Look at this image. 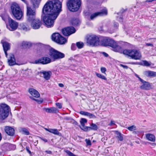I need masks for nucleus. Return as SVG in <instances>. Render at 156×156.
<instances>
[{
    "label": "nucleus",
    "mask_w": 156,
    "mask_h": 156,
    "mask_svg": "<svg viewBox=\"0 0 156 156\" xmlns=\"http://www.w3.org/2000/svg\"><path fill=\"white\" fill-rule=\"evenodd\" d=\"M84 44L82 42H78L76 43V46L79 49L82 48Z\"/></svg>",
    "instance_id": "nucleus-36"
},
{
    "label": "nucleus",
    "mask_w": 156,
    "mask_h": 156,
    "mask_svg": "<svg viewBox=\"0 0 156 156\" xmlns=\"http://www.w3.org/2000/svg\"><path fill=\"white\" fill-rule=\"evenodd\" d=\"M135 76L137 78H138L139 80L141 82H143V80L141 79L140 77H139L138 75H137V74H135Z\"/></svg>",
    "instance_id": "nucleus-48"
},
{
    "label": "nucleus",
    "mask_w": 156,
    "mask_h": 156,
    "mask_svg": "<svg viewBox=\"0 0 156 156\" xmlns=\"http://www.w3.org/2000/svg\"><path fill=\"white\" fill-rule=\"evenodd\" d=\"M98 126L96 124L92 123L90 127H86V129H84L85 131H89L91 130H96L98 129Z\"/></svg>",
    "instance_id": "nucleus-26"
},
{
    "label": "nucleus",
    "mask_w": 156,
    "mask_h": 156,
    "mask_svg": "<svg viewBox=\"0 0 156 156\" xmlns=\"http://www.w3.org/2000/svg\"><path fill=\"white\" fill-rule=\"evenodd\" d=\"M120 66L124 69H127L128 68V67L122 64H121Z\"/></svg>",
    "instance_id": "nucleus-51"
},
{
    "label": "nucleus",
    "mask_w": 156,
    "mask_h": 156,
    "mask_svg": "<svg viewBox=\"0 0 156 156\" xmlns=\"http://www.w3.org/2000/svg\"><path fill=\"white\" fill-rule=\"evenodd\" d=\"M49 55L51 58L54 59H59L64 58L65 57V54L54 49L51 48L49 50Z\"/></svg>",
    "instance_id": "nucleus-7"
},
{
    "label": "nucleus",
    "mask_w": 156,
    "mask_h": 156,
    "mask_svg": "<svg viewBox=\"0 0 156 156\" xmlns=\"http://www.w3.org/2000/svg\"><path fill=\"white\" fill-rule=\"evenodd\" d=\"M80 23V21L78 19H73L71 22L72 25L76 26L78 25Z\"/></svg>",
    "instance_id": "nucleus-28"
},
{
    "label": "nucleus",
    "mask_w": 156,
    "mask_h": 156,
    "mask_svg": "<svg viewBox=\"0 0 156 156\" xmlns=\"http://www.w3.org/2000/svg\"><path fill=\"white\" fill-rule=\"evenodd\" d=\"M31 26L32 28L34 29H37L39 28L42 25L41 21L38 19H35V18L31 20Z\"/></svg>",
    "instance_id": "nucleus-15"
},
{
    "label": "nucleus",
    "mask_w": 156,
    "mask_h": 156,
    "mask_svg": "<svg viewBox=\"0 0 156 156\" xmlns=\"http://www.w3.org/2000/svg\"><path fill=\"white\" fill-rule=\"evenodd\" d=\"M127 129L130 131H133L136 130V127L134 125H133L128 127Z\"/></svg>",
    "instance_id": "nucleus-38"
},
{
    "label": "nucleus",
    "mask_w": 156,
    "mask_h": 156,
    "mask_svg": "<svg viewBox=\"0 0 156 156\" xmlns=\"http://www.w3.org/2000/svg\"><path fill=\"white\" fill-rule=\"evenodd\" d=\"M8 24H6L7 28L10 31H13L16 30L18 26V23L15 21L8 17Z\"/></svg>",
    "instance_id": "nucleus-9"
},
{
    "label": "nucleus",
    "mask_w": 156,
    "mask_h": 156,
    "mask_svg": "<svg viewBox=\"0 0 156 156\" xmlns=\"http://www.w3.org/2000/svg\"><path fill=\"white\" fill-rule=\"evenodd\" d=\"M125 11V10L124 9H122L121 10L120 12L118 13V14H119L121 13H122Z\"/></svg>",
    "instance_id": "nucleus-56"
},
{
    "label": "nucleus",
    "mask_w": 156,
    "mask_h": 156,
    "mask_svg": "<svg viewBox=\"0 0 156 156\" xmlns=\"http://www.w3.org/2000/svg\"><path fill=\"white\" fill-rule=\"evenodd\" d=\"M141 82L143 83V84L140 86V89L148 90L151 88V86L149 82L144 80H143V82Z\"/></svg>",
    "instance_id": "nucleus-17"
},
{
    "label": "nucleus",
    "mask_w": 156,
    "mask_h": 156,
    "mask_svg": "<svg viewBox=\"0 0 156 156\" xmlns=\"http://www.w3.org/2000/svg\"><path fill=\"white\" fill-rule=\"evenodd\" d=\"M87 43L90 45L95 46L100 45L99 37L94 35H87L86 36Z\"/></svg>",
    "instance_id": "nucleus-6"
},
{
    "label": "nucleus",
    "mask_w": 156,
    "mask_h": 156,
    "mask_svg": "<svg viewBox=\"0 0 156 156\" xmlns=\"http://www.w3.org/2000/svg\"><path fill=\"white\" fill-rule=\"evenodd\" d=\"M64 119L65 120H68L69 121V122L75 125H78V122L75 121L74 119H72L71 117H66L64 118Z\"/></svg>",
    "instance_id": "nucleus-27"
},
{
    "label": "nucleus",
    "mask_w": 156,
    "mask_h": 156,
    "mask_svg": "<svg viewBox=\"0 0 156 156\" xmlns=\"http://www.w3.org/2000/svg\"><path fill=\"white\" fill-rule=\"evenodd\" d=\"M19 131L22 134L26 135H29L30 134L28 130L25 128H21L19 129Z\"/></svg>",
    "instance_id": "nucleus-29"
},
{
    "label": "nucleus",
    "mask_w": 156,
    "mask_h": 156,
    "mask_svg": "<svg viewBox=\"0 0 156 156\" xmlns=\"http://www.w3.org/2000/svg\"><path fill=\"white\" fill-rule=\"evenodd\" d=\"M30 99H31L34 100L35 101H36V102H37L38 104H41V103L43 102L42 100H40L37 99H36L34 98L33 97L30 96Z\"/></svg>",
    "instance_id": "nucleus-39"
},
{
    "label": "nucleus",
    "mask_w": 156,
    "mask_h": 156,
    "mask_svg": "<svg viewBox=\"0 0 156 156\" xmlns=\"http://www.w3.org/2000/svg\"><path fill=\"white\" fill-rule=\"evenodd\" d=\"M129 64H133V65H136V64H138L137 62H130V63H129Z\"/></svg>",
    "instance_id": "nucleus-59"
},
{
    "label": "nucleus",
    "mask_w": 156,
    "mask_h": 156,
    "mask_svg": "<svg viewBox=\"0 0 156 156\" xmlns=\"http://www.w3.org/2000/svg\"><path fill=\"white\" fill-rule=\"evenodd\" d=\"M100 30H102V29L101 28V29H100Z\"/></svg>",
    "instance_id": "nucleus-64"
},
{
    "label": "nucleus",
    "mask_w": 156,
    "mask_h": 156,
    "mask_svg": "<svg viewBox=\"0 0 156 156\" xmlns=\"http://www.w3.org/2000/svg\"><path fill=\"white\" fill-rule=\"evenodd\" d=\"M107 14V10L105 8H104L101 10V12H97L91 14L90 17V18L91 20H93L98 16L106 15Z\"/></svg>",
    "instance_id": "nucleus-13"
},
{
    "label": "nucleus",
    "mask_w": 156,
    "mask_h": 156,
    "mask_svg": "<svg viewBox=\"0 0 156 156\" xmlns=\"http://www.w3.org/2000/svg\"><path fill=\"white\" fill-rule=\"evenodd\" d=\"M70 60H71L72 59H73L72 58H70L69 59Z\"/></svg>",
    "instance_id": "nucleus-63"
},
{
    "label": "nucleus",
    "mask_w": 156,
    "mask_h": 156,
    "mask_svg": "<svg viewBox=\"0 0 156 156\" xmlns=\"http://www.w3.org/2000/svg\"><path fill=\"white\" fill-rule=\"evenodd\" d=\"M146 45L147 46H151V47L153 46V44L152 43H147L146 44Z\"/></svg>",
    "instance_id": "nucleus-54"
},
{
    "label": "nucleus",
    "mask_w": 156,
    "mask_h": 156,
    "mask_svg": "<svg viewBox=\"0 0 156 156\" xmlns=\"http://www.w3.org/2000/svg\"><path fill=\"white\" fill-rule=\"evenodd\" d=\"M80 0H68L67 6L71 11L75 12L78 10L81 5Z\"/></svg>",
    "instance_id": "nucleus-5"
},
{
    "label": "nucleus",
    "mask_w": 156,
    "mask_h": 156,
    "mask_svg": "<svg viewBox=\"0 0 156 156\" xmlns=\"http://www.w3.org/2000/svg\"><path fill=\"white\" fill-rule=\"evenodd\" d=\"M5 130L6 133L9 136H13L15 133L14 129L11 127L8 126L5 127Z\"/></svg>",
    "instance_id": "nucleus-20"
},
{
    "label": "nucleus",
    "mask_w": 156,
    "mask_h": 156,
    "mask_svg": "<svg viewBox=\"0 0 156 156\" xmlns=\"http://www.w3.org/2000/svg\"><path fill=\"white\" fill-rule=\"evenodd\" d=\"M96 76L99 78H100L102 79L105 80H107V78L104 75H101V74L96 73Z\"/></svg>",
    "instance_id": "nucleus-37"
},
{
    "label": "nucleus",
    "mask_w": 156,
    "mask_h": 156,
    "mask_svg": "<svg viewBox=\"0 0 156 156\" xmlns=\"http://www.w3.org/2000/svg\"><path fill=\"white\" fill-rule=\"evenodd\" d=\"M53 129H49H49H47V128H45V129L46 131H48V132H50V133H52V132H53Z\"/></svg>",
    "instance_id": "nucleus-47"
},
{
    "label": "nucleus",
    "mask_w": 156,
    "mask_h": 156,
    "mask_svg": "<svg viewBox=\"0 0 156 156\" xmlns=\"http://www.w3.org/2000/svg\"><path fill=\"white\" fill-rule=\"evenodd\" d=\"M61 34L58 33H55L53 34L51 36V38L52 41L57 42H60L58 39L60 37Z\"/></svg>",
    "instance_id": "nucleus-22"
},
{
    "label": "nucleus",
    "mask_w": 156,
    "mask_h": 156,
    "mask_svg": "<svg viewBox=\"0 0 156 156\" xmlns=\"http://www.w3.org/2000/svg\"><path fill=\"white\" fill-rule=\"evenodd\" d=\"M45 152H46L47 154H52V152L50 151H46Z\"/></svg>",
    "instance_id": "nucleus-53"
},
{
    "label": "nucleus",
    "mask_w": 156,
    "mask_h": 156,
    "mask_svg": "<svg viewBox=\"0 0 156 156\" xmlns=\"http://www.w3.org/2000/svg\"><path fill=\"white\" fill-rule=\"evenodd\" d=\"M115 124V122L113 121H111L110 123L109 124L110 126H112L113 125Z\"/></svg>",
    "instance_id": "nucleus-50"
},
{
    "label": "nucleus",
    "mask_w": 156,
    "mask_h": 156,
    "mask_svg": "<svg viewBox=\"0 0 156 156\" xmlns=\"http://www.w3.org/2000/svg\"><path fill=\"white\" fill-rule=\"evenodd\" d=\"M2 139V135L1 133H0V141Z\"/></svg>",
    "instance_id": "nucleus-62"
},
{
    "label": "nucleus",
    "mask_w": 156,
    "mask_h": 156,
    "mask_svg": "<svg viewBox=\"0 0 156 156\" xmlns=\"http://www.w3.org/2000/svg\"><path fill=\"white\" fill-rule=\"evenodd\" d=\"M142 65L144 66H149L151 65V62H148L146 60L142 61Z\"/></svg>",
    "instance_id": "nucleus-35"
},
{
    "label": "nucleus",
    "mask_w": 156,
    "mask_h": 156,
    "mask_svg": "<svg viewBox=\"0 0 156 156\" xmlns=\"http://www.w3.org/2000/svg\"><path fill=\"white\" fill-rule=\"evenodd\" d=\"M106 69L104 67H102L101 69V72L103 73H105V72L106 71Z\"/></svg>",
    "instance_id": "nucleus-45"
},
{
    "label": "nucleus",
    "mask_w": 156,
    "mask_h": 156,
    "mask_svg": "<svg viewBox=\"0 0 156 156\" xmlns=\"http://www.w3.org/2000/svg\"><path fill=\"white\" fill-rule=\"evenodd\" d=\"M76 30L73 27H68L62 30L63 34L66 36H69L74 33Z\"/></svg>",
    "instance_id": "nucleus-12"
},
{
    "label": "nucleus",
    "mask_w": 156,
    "mask_h": 156,
    "mask_svg": "<svg viewBox=\"0 0 156 156\" xmlns=\"http://www.w3.org/2000/svg\"><path fill=\"white\" fill-rule=\"evenodd\" d=\"M79 113L82 115L88 116L90 118L95 117V115H94L86 112L81 111L79 112Z\"/></svg>",
    "instance_id": "nucleus-25"
},
{
    "label": "nucleus",
    "mask_w": 156,
    "mask_h": 156,
    "mask_svg": "<svg viewBox=\"0 0 156 156\" xmlns=\"http://www.w3.org/2000/svg\"><path fill=\"white\" fill-rule=\"evenodd\" d=\"M59 40L60 42H57V43L60 44H65L67 42V40L66 39L62 36L61 35H60V37H59V38L58 39Z\"/></svg>",
    "instance_id": "nucleus-30"
},
{
    "label": "nucleus",
    "mask_w": 156,
    "mask_h": 156,
    "mask_svg": "<svg viewBox=\"0 0 156 156\" xmlns=\"http://www.w3.org/2000/svg\"><path fill=\"white\" fill-rule=\"evenodd\" d=\"M87 122V120L86 119L84 118H82L80 121V122H82L83 123H86Z\"/></svg>",
    "instance_id": "nucleus-44"
},
{
    "label": "nucleus",
    "mask_w": 156,
    "mask_h": 156,
    "mask_svg": "<svg viewBox=\"0 0 156 156\" xmlns=\"http://www.w3.org/2000/svg\"><path fill=\"white\" fill-rule=\"evenodd\" d=\"M40 73L42 74L43 75L44 78L46 80H47L50 79L51 76L52 74V73L51 71H41L40 72Z\"/></svg>",
    "instance_id": "nucleus-21"
},
{
    "label": "nucleus",
    "mask_w": 156,
    "mask_h": 156,
    "mask_svg": "<svg viewBox=\"0 0 156 156\" xmlns=\"http://www.w3.org/2000/svg\"><path fill=\"white\" fill-rule=\"evenodd\" d=\"M30 94L33 97L36 98L40 97L39 93L34 88H29L28 90Z\"/></svg>",
    "instance_id": "nucleus-19"
},
{
    "label": "nucleus",
    "mask_w": 156,
    "mask_h": 156,
    "mask_svg": "<svg viewBox=\"0 0 156 156\" xmlns=\"http://www.w3.org/2000/svg\"><path fill=\"white\" fill-rule=\"evenodd\" d=\"M62 3L58 0L48 2L44 5L41 18L48 27L53 26L54 20L62 10Z\"/></svg>",
    "instance_id": "nucleus-1"
},
{
    "label": "nucleus",
    "mask_w": 156,
    "mask_h": 156,
    "mask_svg": "<svg viewBox=\"0 0 156 156\" xmlns=\"http://www.w3.org/2000/svg\"><path fill=\"white\" fill-rule=\"evenodd\" d=\"M58 86L59 87H64V85L62 83H59L58 84Z\"/></svg>",
    "instance_id": "nucleus-58"
},
{
    "label": "nucleus",
    "mask_w": 156,
    "mask_h": 156,
    "mask_svg": "<svg viewBox=\"0 0 156 156\" xmlns=\"http://www.w3.org/2000/svg\"><path fill=\"white\" fill-rule=\"evenodd\" d=\"M145 75L147 77H155L156 76V72L148 71L144 72Z\"/></svg>",
    "instance_id": "nucleus-24"
},
{
    "label": "nucleus",
    "mask_w": 156,
    "mask_h": 156,
    "mask_svg": "<svg viewBox=\"0 0 156 156\" xmlns=\"http://www.w3.org/2000/svg\"><path fill=\"white\" fill-rule=\"evenodd\" d=\"M1 43L2 44L4 51L6 56H7V51L10 50V44L8 42L6 41H2Z\"/></svg>",
    "instance_id": "nucleus-16"
},
{
    "label": "nucleus",
    "mask_w": 156,
    "mask_h": 156,
    "mask_svg": "<svg viewBox=\"0 0 156 156\" xmlns=\"http://www.w3.org/2000/svg\"><path fill=\"white\" fill-rule=\"evenodd\" d=\"M114 26H115L116 27H118V23H116V22H115L114 23Z\"/></svg>",
    "instance_id": "nucleus-60"
},
{
    "label": "nucleus",
    "mask_w": 156,
    "mask_h": 156,
    "mask_svg": "<svg viewBox=\"0 0 156 156\" xmlns=\"http://www.w3.org/2000/svg\"><path fill=\"white\" fill-rule=\"evenodd\" d=\"M87 144L88 145H90L91 144L90 141L89 140L86 139L85 140Z\"/></svg>",
    "instance_id": "nucleus-46"
},
{
    "label": "nucleus",
    "mask_w": 156,
    "mask_h": 156,
    "mask_svg": "<svg viewBox=\"0 0 156 156\" xmlns=\"http://www.w3.org/2000/svg\"><path fill=\"white\" fill-rule=\"evenodd\" d=\"M34 6V7H37L40 2V0H31V1Z\"/></svg>",
    "instance_id": "nucleus-33"
},
{
    "label": "nucleus",
    "mask_w": 156,
    "mask_h": 156,
    "mask_svg": "<svg viewBox=\"0 0 156 156\" xmlns=\"http://www.w3.org/2000/svg\"><path fill=\"white\" fill-rule=\"evenodd\" d=\"M121 53L126 55L132 59L135 60H140L141 57V54L140 51L135 49H125L122 50Z\"/></svg>",
    "instance_id": "nucleus-3"
},
{
    "label": "nucleus",
    "mask_w": 156,
    "mask_h": 156,
    "mask_svg": "<svg viewBox=\"0 0 156 156\" xmlns=\"http://www.w3.org/2000/svg\"><path fill=\"white\" fill-rule=\"evenodd\" d=\"M100 45L103 46H109L112 50L116 52L122 53V48L119 45L118 43L113 40L107 37H103L100 41Z\"/></svg>",
    "instance_id": "nucleus-2"
},
{
    "label": "nucleus",
    "mask_w": 156,
    "mask_h": 156,
    "mask_svg": "<svg viewBox=\"0 0 156 156\" xmlns=\"http://www.w3.org/2000/svg\"><path fill=\"white\" fill-rule=\"evenodd\" d=\"M6 57L8 58V62L10 66H13L15 65L19 66L22 64H18L16 62L14 55L13 54L10 53L8 55H7Z\"/></svg>",
    "instance_id": "nucleus-11"
},
{
    "label": "nucleus",
    "mask_w": 156,
    "mask_h": 156,
    "mask_svg": "<svg viewBox=\"0 0 156 156\" xmlns=\"http://www.w3.org/2000/svg\"><path fill=\"white\" fill-rule=\"evenodd\" d=\"M9 106L5 104L0 105V119L3 120L6 118L9 114Z\"/></svg>",
    "instance_id": "nucleus-8"
},
{
    "label": "nucleus",
    "mask_w": 156,
    "mask_h": 156,
    "mask_svg": "<svg viewBox=\"0 0 156 156\" xmlns=\"http://www.w3.org/2000/svg\"><path fill=\"white\" fill-rule=\"evenodd\" d=\"M117 20L120 22H123V19L122 17H117Z\"/></svg>",
    "instance_id": "nucleus-49"
},
{
    "label": "nucleus",
    "mask_w": 156,
    "mask_h": 156,
    "mask_svg": "<svg viewBox=\"0 0 156 156\" xmlns=\"http://www.w3.org/2000/svg\"><path fill=\"white\" fill-rule=\"evenodd\" d=\"M11 9L12 14L17 20L21 19L23 13L18 4L16 3H13L11 6Z\"/></svg>",
    "instance_id": "nucleus-4"
},
{
    "label": "nucleus",
    "mask_w": 156,
    "mask_h": 156,
    "mask_svg": "<svg viewBox=\"0 0 156 156\" xmlns=\"http://www.w3.org/2000/svg\"><path fill=\"white\" fill-rule=\"evenodd\" d=\"M43 111H45L48 113H57L58 112V110L56 108L51 107L49 108H43Z\"/></svg>",
    "instance_id": "nucleus-18"
},
{
    "label": "nucleus",
    "mask_w": 156,
    "mask_h": 156,
    "mask_svg": "<svg viewBox=\"0 0 156 156\" xmlns=\"http://www.w3.org/2000/svg\"><path fill=\"white\" fill-rule=\"evenodd\" d=\"M20 29L21 30H23L25 31H27L28 29L27 27L23 23H22L20 25Z\"/></svg>",
    "instance_id": "nucleus-34"
},
{
    "label": "nucleus",
    "mask_w": 156,
    "mask_h": 156,
    "mask_svg": "<svg viewBox=\"0 0 156 156\" xmlns=\"http://www.w3.org/2000/svg\"><path fill=\"white\" fill-rule=\"evenodd\" d=\"M76 45L75 44H72L71 46V49L73 50H75L76 49Z\"/></svg>",
    "instance_id": "nucleus-42"
},
{
    "label": "nucleus",
    "mask_w": 156,
    "mask_h": 156,
    "mask_svg": "<svg viewBox=\"0 0 156 156\" xmlns=\"http://www.w3.org/2000/svg\"><path fill=\"white\" fill-rule=\"evenodd\" d=\"M115 134L116 135V137L120 141H122L123 140V137L121 133L118 131H116Z\"/></svg>",
    "instance_id": "nucleus-32"
},
{
    "label": "nucleus",
    "mask_w": 156,
    "mask_h": 156,
    "mask_svg": "<svg viewBox=\"0 0 156 156\" xmlns=\"http://www.w3.org/2000/svg\"><path fill=\"white\" fill-rule=\"evenodd\" d=\"M26 149L27 151L29 153H31V151L29 150L28 147H26Z\"/></svg>",
    "instance_id": "nucleus-61"
},
{
    "label": "nucleus",
    "mask_w": 156,
    "mask_h": 156,
    "mask_svg": "<svg viewBox=\"0 0 156 156\" xmlns=\"http://www.w3.org/2000/svg\"><path fill=\"white\" fill-rule=\"evenodd\" d=\"M22 46L24 48H29L31 45L30 42L27 41H23L22 44Z\"/></svg>",
    "instance_id": "nucleus-31"
},
{
    "label": "nucleus",
    "mask_w": 156,
    "mask_h": 156,
    "mask_svg": "<svg viewBox=\"0 0 156 156\" xmlns=\"http://www.w3.org/2000/svg\"><path fill=\"white\" fill-rule=\"evenodd\" d=\"M27 20L29 21H31V20L35 17V11L33 10L30 7L27 6Z\"/></svg>",
    "instance_id": "nucleus-14"
},
{
    "label": "nucleus",
    "mask_w": 156,
    "mask_h": 156,
    "mask_svg": "<svg viewBox=\"0 0 156 156\" xmlns=\"http://www.w3.org/2000/svg\"><path fill=\"white\" fill-rule=\"evenodd\" d=\"M103 54L105 57H108V55L107 53L105 52H103Z\"/></svg>",
    "instance_id": "nucleus-57"
},
{
    "label": "nucleus",
    "mask_w": 156,
    "mask_h": 156,
    "mask_svg": "<svg viewBox=\"0 0 156 156\" xmlns=\"http://www.w3.org/2000/svg\"><path fill=\"white\" fill-rule=\"evenodd\" d=\"M147 139L149 141L154 142L155 141V136L153 134L147 133L146 134Z\"/></svg>",
    "instance_id": "nucleus-23"
},
{
    "label": "nucleus",
    "mask_w": 156,
    "mask_h": 156,
    "mask_svg": "<svg viewBox=\"0 0 156 156\" xmlns=\"http://www.w3.org/2000/svg\"><path fill=\"white\" fill-rule=\"evenodd\" d=\"M51 59L48 57L44 56L36 60L33 63L36 64L45 65L50 63Z\"/></svg>",
    "instance_id": "nucleus-10"
},
{
    "label": "nucleus",
    "mask_w": 156,
    "mask_h": 156,
    "mask_svg": "<svg viewBox=\"0 0 156 156\" xmlns=\"http://www.w3.org/2000/svg\"><path fill=\"white\" fill-rule=\"evenodd\" d=\"M22 1L27 5V6H28V2L27 0H23Z\"/></svg>",
    "instance_id": "nucleus-52"
},
{
    "label": "nucleus",
    "mask_w": 156,
    "mask_h": 156,
    "mask_svg": "<svg viewBox=\"0 0 156 156\" xmlns=\"http://www.w3.org/2000/svg\"><path fill=\"white\" fill-rule=\"evenodd\" d=\"M52 133L56 135H59L60 133L58 130L56 129H54Z\"/></svg>",
    "instance_id": "nucleus-41"
},
{
    "label": "nucleus",
    "mask_w": 156,
    "mask_h": 156,
    "mask_svg": "<svg viewBox=\"0 0 156 156\" xmlns=\"http://www.w3.org/2000/svg\"><path fill=\"white\" fill-rule=\"evenodd\" d=\"M40 139L41 140H42L45 142H47L48 141L46 139L43 138L41 137H40Z\"/></svg>",
    "instance_id": "nucleus-55"
},
{
    "label": "nucleus",
    "mask_w": 156,
    "mask_h": 156,
    "mask_svg": "<svg viewBox=\"0 0 156 156\" xmlns=\"http://www.w3.org/2000/svg\"><path fill=\"white\" fill-rule=\"evenodd\" d=\"M82 126V127L80 126V128L83 131H85L84 129H86V127H88V126H85V123L82 122H80Z\"/></svg>",
    "instance_id": "nucleus-40"
},
{
    "label": "nucleus",
    "mask_w": 156,
    "mask_h": 156,
    "mask_svg": "<svg viewBox=\"0 0 156 156\" xmlns=\"http://www.w3.org/2000/svg\"><path fill=\"white\" fill-rule=\"evenodd\" d=\"M55 105L59 109H61L62 108V104L61 103H56Z\"/></svg>",
    "instance_id": "nucleus-43"
}]
</instances>
